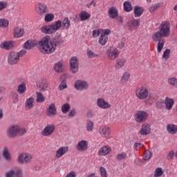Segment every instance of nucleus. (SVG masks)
<instances>
[{
  "label": "nucleus",
  "instance_id": "f257e3e1",
  "mask_svg": "<svg viewBox=\"0 0 177 177\" xmlns=\"http://www.w3.org/2000/svg\"><path fill=\"white\" fill-rule=\"evenodd\" d=\"M158 29V31L152 35V39L154 42H158V53H161V51L164 48V45H165V39L162 38L169 37L171 34V25L169 24V22L165 21L160 24Z\"/></svg>",
  "mask_w": 177,
  "mask_h": 177
},
{
  "label": "nucleus",
  "instance_id": "f03ea898",
  "mask_svg": "<svg viewBox=\"0 0 177 177\" xmlns=\"http://www.w3.org/2000/svg\"><path fill=\"white\" fill-rule=\"evenodd\" d=\"M64 44L62 34L57 35L52 39L50 36H46L41 39L40 44L44 46L43 52L46 55H50L56 50L57 46L60 47Z\"/></svg>",
  "mask_w": 177,
  "mask_h": 177
},
{
  "label": "nucleus",
  "instance_id": "7ed1b4c3",
  "mask_svg": "<svg viewBox=\"0 0 177 177\" xmlns=\"http://www.w3.org/2000/svg\"><path fill=\"white\" fill-rule=\"evenodd\" d=\"M71 26V21L67 17H66L62 22L60 20H58L50 25H46L41 28V31L44 34H55L58 30H60L62 27L64 30H68Z\"/></svg>",
  "mask_w": 177,
  "mask_h": 177
},
{
  "label": "nucleus",
  "instance_id": "20e7f679",
  "mask_svg": "<svg viewBox=\"0 0 177 177\" xmlns=\"http://www.w3.org/2000/svg\"><path fill=\"white\" fill-rule=\"evenodd\" d=\"M8 136L9 138H16L17 135L19 136H23L27 133V130L24 128H20L18 125H12L10 126L7 131Z\"/></svg>",
  "mask_w": 177,
  "mask_h": 177
},
{
  "label": "nucleus",
  "instance_id": "39448f33",
  "mask_svg": "<svg viewBox=\"0 0 177 177\" xmlns=\"http://www.w3.org/2000/svg\"><path fill=\"white\" fill-rule=\"evenodd\" d=\"M148 118L149 113L144 111H137L134 115L136 122H138L139 124L146 122Z\"/></svg>",
  "mask_w": 177,
  "mask_h": 177
},
{
  "label": "nucleus",
  "instance_id": "423d86ee",
  "mask_svg": "<svg viewBox=\"0 0 177 177\" xmlns=\"http://www.w3.org/2000/svg\"><path fill=\"white\" fill-rule=\"evenodd\" d=\"M136 95L140 100H145L147 99L149 96V90L143 86L138 88L136 91Z\"/></svg>",
  "mask_w": 177,
  "mask_h": 177
},
{
  "label": "nucleus",
  "instance_id": "0eeeda50",
  "mask_svg": "<svg viewBox=\"0 0 177 177\" xmlns=\"http://www.w3.org/2000/svg\"><path fill=\"white\" fill-rule=\"evenodd\" d=\"M32 160V156L30 153H21L19 155L17 162L19 164H30Z\"/></svg>",
  "mask_w": 177,
  "mask_h": 177
},
{
  "label": "nucleus",
  "instance_id": "6e6552de",
  "mask_svg": "<svg viewBox=\"0 0 177 177\" xmlns=\"http://www.w3.org/2000/svg\"><path fill=\"white\" fill-rule=\"evenodd\" d=\"M20 62V59L17 55V53L15 51L10 52L8 55V63L11 66H15V64H17Z\"/></svg>",
  "mask_w": 177,
  "mask_h": 177
},
{
  "label": "nucleus",
  "instance_id": "1a4fd4ad",
  "mask_svg": "<svg viewBox=\"0 0 177 177\" xmlns=\"http://www.w3.org/2000/svg\"><path fill=\"white\" fill-rule=\"evenodd\" d=\"M110 34H111V30H110V29L102 30V32L101 33V36L99 39V44H100L102 46H104V45L107 44V41L109 39L107 35H110Z\"/></svg>",
  "mask_w": 177,
  "mask_h": 177
},
{
  "label": "nucleus",
  "instance_id": "9d476101",
  "mask_svg": "<svg viewBox=\"0 0 177 177\" xmlns=\"http://www.w3.org/2000/svg\"><path fill=\"white\" fill-rule=\"evenodd\" d=\"M78 59L77 57H73L70 59V71L73 74H75V73H78Z\"/></svg>",
  "mask_w": 177,
  "mask_h": 177
},
{
  "label": "nucleus",
  "instance_id": "9b49d317",
  "mask_svg": "<svg viewBox=\"0 0 177 177\" xmlns=\"http://www.w3.org/2000/svg\"><path fill=\"white\" fill-rule=\"evenodd\" d=\"M36 12L39 15V16H44L49 12L48 6L44 3H39L37 6H36Z\"/></svg>",
  "mask_w": 177,
  "mask_h": 177
},
{
  "label": "nucleus",
  "instance_id": "f8f14e48",
  "mask_svg": "<svg viewBox=\"0 0 177 177\" xmlns=\"http://www.w3.org/2000/svg\"><path fill=\"white\" fill-rule=\"evenodd\" d=\"M140 26V19H139L131 20L127 23V28L129 31H135V30H138Z\"/></svg>",
  "mask_w": 177,
  "mask_h": 177
},
{
  "label": "nucleus",
  "instance_id": "ddd939ff",
  "mask_svg": "<svg viewBox=\"0 0 177 177\" xmlns=\"http://www.w3.org/2000/svg\"><path fill=\"white\" fill-rule=\"evenodd\" d=\"M74 86L77 91H86L89 86V84H88V82L85 81L79 80L75 82Z\"/></svg>",
  "mask_w": 177,
  "mask_h": 177
},
{
  "label": "nucleus",
  "instance_id": "4468645a",
  "mask_svg": "<svg viewBox=\"0 0 177 177\" xmlns=\"http://www.w3.org/2000/svg\"><path fill=\"white\" fill-rule=\"evenodd\" d=\"M118 55H120V53L115 48H110L106 51V55L111 60H115L118 57Z\"/></svg>",
  "mask_w": 177,
  "mask_h": 177
},
{
  "label": "nucleus",
  "instance_id": "2eb2a0df",
  "mask_svg": "<svg viewBox=\"0 0 177 177\" xmlns=\"http://www.w3.org/2000/svg\"><path fill=\"white\" fill-rule=\"evenodd\" d=\"M55 125L53 124H47L41 131L42 136H50L55 132Z\"/></svg>",
  "mask_w": 177,
  "mask_h": 177
},
{
  "label": "nucleus",
  "instance_id": "dca6fc26",
  "mask_svg": "<svg viewBox=\"0 0 177 177\" xmlns=\"http://www.w3.org/2000/svg\"><path fill=\"white\" fill-rule=\"evenodd\" d=\"M37 88L41 92H45L48 89V80L41 79L37 83Z\"/></svg>",
  "mask_w": 177,
  "mask_h": 177
},
{
  "label": "nucleus",
  "instance_id": "f3484780",
  "mask_svg": "<svg viewBox=\"0 0 177 177\" xmlns=\"http://www.w3.org/2000/svg\"><path fill=\"white\" fill-rule=\"evenodd\" d=\"M97 106H98L100 109H110V107H111V105H110V104L103 98H98L97 100Z\"/></svg>",
  "mask_w": 177,
  "mask_h": 177
},
{
  "label": "nucleus",
  "instance_id": "a211bd4d",
  "mask_svg": "<svg viewBox=\"0 0 177 177\" xmlns=\"http://www.w3.org/2000/svg\"><path fill=\"white\" fill-rule=\"evenodd\" d=\"M151 131V128H150V124L148 123H144L142 124L139 133L140 135L145 136L150 134Z\"/></svg>",
  "mask_w": 177,
  "mask_h": 177
},
{
  "label": "nucleus",
  "instance_id": "6ab92c4d",
  "mask_svg": "<svg viewBox=\"0 0 177 177\" xmlns=\"http://www.w3.org/2000/svg\"><path fill=\"white\" fill-rule=\"evenodd\" d=\"M108 15L110 19H115V17H118V10H117V8H115V6L109 8Z\"/></svg>",
  "mask_w": 177,
  "mask_h": 177
},
{
  "label": "nucleus",
  "instance_id": "aec40b11",
  "mask_svg": "<svg viewBox=\"0 0 177 177\" xmlns=\"http://www.w3.org/2000/svg\"><path fill=\"white\" fill-rule=\"evenodd\" d=\"M78 151H84L88 149V142L86 140H82L77 145Z\"/></svg>",
  "mask_w": 177,
  "mask_h": 177
},
{
  "label": "nucleus",
  "instance_id": "412c9836",
  "mask_svg": "<svg viewBox=\"0 0 177 177\" xmlns=\"http://www.w3.org/2000/svg\"><path fill=\"white\" fill-rule=\"evenodd\" d=\"M56 106L55 104H51L49 105L47 110V115L49 117H55V115H56Z\"/></svg>",
  "mask_w": 177,
  "mask_h": 177
},
{
  "label": "nucleus",
  "instance_id": "4be33fe9",
  "mask_svg": "<svg viewBox=\"0 0 177 177\" xmlns=\"http://www.w3.org/2000/svg\"><path fill=\"white\" fill-rule=\"evenodd\" d=\"M175 101L172 98L167 97L165 100V109L167 110H172Z\"/></svg>",
  "mask_w": 177,
  "mask_h": 177
},
{
  "label": "nucleus",
  "instance_id": "5701e85b",
  "mask_svg": "<svg viewBox=\"0 0 177 177\" xmlns=\"http://www.w3.org/2000/svg\"><path fill=\"white\" fill-rule=\"evenodd\" d=\"M99 133L103 137L109 136L111 133L110 128L106 126L101 127L99 129Z\"/></svg>",
  "mask_w": 177,
  "mask_h": 177
},
{
  "label": "nucleus",
  "instance_id": "b1692460",
  "mask_svg": "<svg viewBox=\"0 0 177 177\" xmlns=\"http://www.w3.org/2000/svg\"><path fill=\"white\" fill-rule=\"evenodd\" d=\"M134 17H140L143 15L145 12V8L143 7H140L139 6H136L134 7Z\"/></svg>",
  "mask_w": 177,
  "mask_h": 177
},
{
  "label": "nucleus",
  "instance_id": "393cba45",
  "mask_svg": "<svg viewBox=\"0 0 177 177\" xmlns=\"http://www.w3.org/2000/svg\"><path fill=\"white\" fill-rule=\"evenodd\" d=\"M13 44H15V42L12 41H3L0 45V48H1V49H6V50H9V49H12V48H13Z\"/></svg>",
  "mask_w": 177,
  "mask_h": 177
},
{
  "label": "nucleus",
  "instance_id": "a878e982",
  "mask_svg": "<svg viewBox=\"0 0 177 177\" xmlns=\"http://www.w3.org/2000/svg\"><path fill=\"white\" fill-rule=\"evenodd\" d=\"M66 151H68V147H62L59 148L56 153L55 157L56 158H60L62 156H64L66 154Z\"/></svg>",
  "mask_w": 177,
  "mask_h": 177
},
{
  "label": "nucleus",
  "instance_id": "bb28decb",
  "mask_svg": "<svg viewBox=\"0 0 177 177\" xmlns=\"http://www.w3.org/2000/svg\"><path fill=\"white\" fill-rule=\"evenodd\" d=\"M167 131L168 132V133H171V135H175V133H177V126L174 124H167Z\"/></svg>",
  "mask_w": 177,
  "mask_h": 177
},
{
  "label": "nucleus",
  "instance_id": "cd10ccee",
  "mask_svg": "<svg viewBox=\"0 0 177 177\" xmlns=\"http://www.w3.org/2000/svg\"><path fill=\"white\" fill-rule=\"evenodd\" d=\"M126 62L127 61L125 60V58L118 59L115 65V68H116V70H120V68H122V67L125 66Z\"/></svg>",
  "mask_w": 177,
  "mask_h": 177
},
{
  "label": "nucleus",
  "instance_id": "c85d7f7f",
  "mask_svg": "<svg viewBox=\"0 0 177 177\" xmlns=\"http://www.w3.org/2000/svg\"><path fill=\"white\" fill-rule=\"evenodd\" d=\"M24 35V29L20 27H17L14 30V35L15 38H20Z\"/></svg>",
  "mask_w": 177,
  "mask_h": 177
},
{
  "label": "nucleus",
  "instance_id": "c756f323",
  "mask_svg": "<svg viewBox=\"0 0 177 177\" xmlns=\"http://www.w3.org/2000/svg\"><path fill=\"white\" fill-rule=\"evenodd\" d=\"M30 42L32 44V46H37L39 45V48L41 50V53H44V55L46 54V53L44 52V46L41 45V42H42V39L40 41H37V40H30Z\"/></svg>",
  "mask_w": 177,
  "mask_h": 177
},
{
  "label": "nucleus",
  "instance_id": "7c9ffc66",
  "mask_svg": "<svg viewBox=\"0 0 177 177\" xmlns=\"http://www.w3.org/2000/svg\"><path fill=\"white\" fill-rule=\"evenodd\" d=\"M26 83L22 82L18 86L17 92L18 93H19V95H23V93L26 92Z\"/></svg>",
  "mask_w": 177,
  "mask_h": 177
},
{
  "label": "nucleus",
  "instance_id": "2f4dec72",
  "mask_svg": "<svg viewBox=\"0 0 177 177\" xmlns=\"http://www.w3.org/2000/svg\"><path fill=\"white\" fill-rule=\"evenodd\" d=\"M111 149L107 147H104L101 148L99 151H98V154L99 156H106V154H109V153H110Z\"/></svg>",
  "mask_w": 177,
  "mask_h": 177
},
{
  "label": "nucleus",
  "instance_id": "473e14b6",
  "mask_svg": "<svg viewBox=\"0 0 177 177\" xmlns=\"http://www.w3.org/2000/svg\"><path fill=\"white\" fill-rule=\"evenodd\" d=\"M91 17V15L86 11H82L80 13V20L81 21H85V20H88Z\"/></svg>",
  "mask_w": 177,
  "mask_h": 177
},
{
  "label": "nucleus",
  "instance_id": "72a5a7b5",
  "mask_svg": "<svg viewBox=\"0 0 177 177\" xmlns=\"http://www.w3.org/2000/svg\"><path fill=\"white\" fill-rule=\"evenodd\" d=\"M37 99L36 102L37 103H44L45 102V97H44V95H42V93L37 92Z\"/></svg>",
  "mask_w": 177,
  "mask_h": 177
},
{
  "label": "nucleus",
  "instance_id": "f704fd0d",
  "mask_svg": "<svg viewBox=\"0 0 177 177\" xmlns=\"http://www.w3.org/2000/svg\"><path fill=\"white\" fill-rule=\"evenodd\" d=\"M54 70L56 73H63V64L62 62H57L55 64Z\"/></svg>",
  "mask_w": 177,
  "mask_h": 177
},
{
  "label": "nucleus",
  "instance_id": "c9c22d12",
  "mask_svg": "<svg viewBox=\"0 0 177 177\" xmlns=\"http://www.w3.org/2000/svg\"><path fill=\"white\" fill-rule=\"evenodd\" d=\"M3 157L6 160V161H10L12 158L10 157V153H9V151L8 150V148H4L3 151Z\"/></svg>",
  "mask_w": 177,
  "mask_h": 177
},
{
  "label": "nucleus",
  "instance_id": "e433bc0d",
  "mask_svg": "<svg viewBox=\"0 0 177 177\" xmlns=\"http://www.w3.org/2000/svg\"><path fill=\"white\" fill-rule=\"evenodd\" d=\"M124 12H131L132 10V4L129 1H125L123 4Z\"/></svg>",
  "mask_w": 177,
  "mask_h": 177
},
{
  "label": "nucleus",
  "instance_id": "4c0bfd02",
  "mask_svg": "<svg viewBox=\"0 0 177 177\" xmlns=\"http://www.w3.org/2000/svg\"><path fill=\"white\" fill-rule=\"evenodd\" d=\"M26 106L28 107V109H32V107H34V98L33 97H29L28 99L26 100Z\"/></svg>",
  "mask_w": 177,
  "mask_h": 177
},
{
  "label": "nucleus",
  "instance_id": "58836bf2",
  "mask_svg": "<svg viewBox=\"0 0 177 177\" xmlns=\"http://www.w3.org/2000/svg\"><path fill=\"white\" fill-rule=\"evenodd\" d=\"M127 158H128V155L125 152L118 153L116 156V159L118 161H122V160H127Z\"/></svg>",
  "mask_w": 177,
  "mask_h": 177
},
{
  "label": "nucleus",
  "instance_id": "ea45409f",
  "mask_svg": "<svg viewBox=\"0 0 177 177\" xmlns=\"http://www.w3.org/2000/svg\"><path fill=\"white\" fill-rule=\"evenodd\" d=\"M86 129L88 132H92V131H93V122H92L91 120H88L86 121Z\"/></svg>",
  "mask_w": 177,
  "mask_h": 177
},
{
  "label": "nucleus",
  "instance_id": "a19ab883",
  "mask_svg": "<svg viewBox=\"0 0 177 177\" xmlns=\"http://www.w3.org/2000/svg\"><path fill=\"white\" fill-rule=\"evenodd\" d=\"M9 26V21L6 19H0V27L2 28H6Z\"/></svg>",
  "mask_w": 177,
  "mask_h": 177
},
{
  "label": "nucleus",
  "instance_id": "79ce46f5",
  "mask_svg": "<svg viewBox=\"0 0 177 177\" xmlns=\"http://www.w3.org/2000/svg\"><path fill=\"white\" fill-rule=\"evenodd\" d=\"M70 109H71L70 104L66 103L62 105L61 110L62 113H64V114H67V112L70 111Z\"/></svg>",
  "mask_w": 177,
  "mask_h": 177
},
{
  "label": "nucleus",
  "instance_id": "37998d69",
  "mask_svg": "<svg viewBox=\"0 0 177 177\" xmlns=\"http://www.w3.org/2000/svg\"><path fill=\"white\" fill-rule=\"evenodd\" d=\"M55 19V15L52 13L46 14L44 20L46 23H50Z\"/></svg>",
  "mask_w": 177,
  "mask_h": 177
},
{
  "label": "nucleus",
  "instance_id": "c03bdc74",
  "mask_svg": "<svg viewBox=\"0 0 177 177\" xmlns=\"http://www.w3.org/2000/svg\"><path fill=\"white\" fill-rule=\"evenodd\" d=\"M62 82L59 86V91H63L67 88V81L65 79H63V77H61Z\"/></svg>",
  "mask_w": 177,
  "mask_h": 177
},
{
  "label": "nucleus",
  "instance_id": "a18cd8bd",
  "mask_svg": "<svg viewBox=\"0 0 177 177\" xmlns=\"http://www.w3.org/2000/svg\"><path fill=\"white\" fill-rule=\"evenodd\" d=\"M152 156L153 153L150 151H147L144 153L143 160L145 161H147V160H150Z\"/></svg>",
  "mask_w": 177,
  "mask_h": 177
},
{
  "label": "nucleus",
  "instance_id": "49530a36",
  "mask_svg": "<svg viewBox=\"0 0 177 177\" xmlns=\"http://www.w3.org/2000/svg\"><path fill=\"white\" fill-rule=\"evenodd\" d=\"M165 100H159L156 102V106L157 109H164Z\"/></svg>",
  "mask_w": 177,
  "mask_h": 177
},
{
  "label": "nucleus",
  "instance_id": "de8ad7c7",
  "mask_svg": "<svg viewBox=\"0 0 177 177\" xmlns=\"http://www.w3.org/2000/svg\"><path fill=\"white\" fill-rule=\"evenodd\" d=\"M130 75H131V74H129V73H128V72L124 73L123 76L122 77L121 82H122V84L127 82V81H128V80H129Z\"/></svg>",
  "mask_w": 177,
  "mask_h": 177
},
{
  "label": "nucleus",
  "instance_id": "09e8293b",
  "mask_svg": "<svg viewBox=\"0 0 177 177\" xmlns=\"http://www.w3.org/2000/svg\"><path fill=\"white\" fill-rule=\"evenodd\" d=\"M169 55H171V50L167 48L163 53L162 58L165 59V60H168L169 59Z\"/></svg>",
  "mask_w": 177,
  "mask_h": 177
},
{
  "label": "nucleus",
  "instance_id": "8fccbe9b",
  "mask_svg": "<svg viewBox=\"0 0 177 177\" xmlns=\"http://www.w3.org/2000/svg\"><path fill=\"white\" fill-rule=\"evenodd\" d=\"M169 84L177 88V79L176 77H171L168 80Z\"/></svg>",
  "mask_w": 177,
  "mask_h": 177
},
{
  "label": "nucleus",
  "instance_id": "3c124183",
  "mask_svg": "<svg viewBox=\"0 0 177 177\" xmlns=\"http://www.w3.org/2000/svg\"><path fill=\"white\" fill-rule=\"evenodd\" d=\"M162 174H164V171H162V169L158 167L155 171L154 177H160L162 176Z\"/></svg>",
  "mask_w": 177,
  "mask_h": 177
},
{
  "label": "nucleus",
  "instance_id": "603ef678",
  "mask_svg": "<svg viewBox=\"0 0 177 177\" xmlns=\"http://www.w3.org/2000/svg\"><path fill=\"white\" fill-rule=\"evenodd\" d=\"M24 48L25 49H32L34 48L32 46V44L31 43V40H28L24 45Z\"/></svg>",
  "mask_w": 177,
  "mask_h": 177
},
{
  "label": "nucleus",
  "instance_id": "864d4df0",
  "mask_svg": "<svg viewBox=\"0 0 177 177\" xmlns=\"http://www.w3.org/2000/svg\"><path fill=\"white\" fill-rule=\"evenodd\" d=\"M100 173L101 177H107V171H106V168L103 167H100Z\"/></svg>",
  "mask_w": 177,
  "mask_h": 177
},
{
  "label": "nucleus",
  "instance_id": "5fc2aeb1",
  "mask_svg": "<svg viewBox=\"0 0 177 177\" xmlns=\"http://www.w3.org/2000/svg\"><path fill=\"white\" fill-rule=\"evenodd\" d=\"M159 8H160V3H156L155 6H152L149 8V12L151 13H153V12H156V10H157Z\"/></svg>",
  "mask_w": 177,
  "mask_h": 177
},
{
  "label": "nucleus",
  "instance_id": "6e6d98bb",
  "mask_svg": "<svg viewBox=\"0 0 177 177\" xmlns=\"http://www.w3.org/2000/svg\"><path fill=\"white\" fill-rule=\"evenodd\" d=\"M86 55L90 59L96 57V56H97V55H95L94 53L92 52V50H88L86 52Z\"/></svg>",
  "mask_w": 177,
  "mask_h": 177
},
{
  "label": "nucleus",
  "instance_id": "4d7b16f0",
  "mask_svg": "<svg viewBox=\"0 0 177 177\" xmlns=\"http://www.w3.org/2000/svg\"><path fill=\"white\" fill-rule=\"evenodd\" d=\"M6 8H8V3L5 1H0V12L1 10L6 9Z\"/></svg>",
  "mask_w": 177,
  "mask_h": 177
},
{
  "label": "nucleus",
  "instance_id": "13d9d810",
  "mask_svg": "<svg viewBox=\"0 0 177 177\" xmlns=\"http://www.w3.org/2000/svg\"><path fill=\"white\" fill-rule=\"evenodd\" d=\"M26 53H27V50H21L19 52L17 53V55L19 59H20V57H23V56H24V55H26Z\"/></svg>",
  "mask_w": 177,
  "mask_h": 177
},
{
  "label": "nucleus",
  "instance_id": "bf43d9fd",
  "mask_svg": "<svg viewBox=\"0 0 177 177\" xmlns=\"http://www.w3.org/2000/svg\"><path fill=\"white\" fill-rule=\"evenodd\" d=\"M100 35V30H93V38H97Z\"/></svg>",
  "mask_w": 177,
  "mask_h": 177
},
{
  "label": "nucleus",
  "instance_id": "052dcab7",
  "mask_svg": "<svg viewBox=\"0 0 177 177\" xmlns=\"http://www.w3.org/2000/svg\"><path fill=\"white\" fill-rule=\"evenodd\" d=\"M15 176V171L10 170L6 172V177H14Z\"/></svg>",
  "mask_w": 177,
  "mask_h": 177
},
{
  "label": "nucleus",
  "instance_id": "680f3d73",
  "mask_svg": "<svg viewBox=\"0 0 177 177\" xmlns=\"http://www.w3.org/2000/svg\"><path fill=\"white\" fill-rule=\"evenodd\" d=\"M15 176L23 177V171H21V170L20 169L17 170V171L15 172Z\"/></svg>",
  "mask_w": 177,
  "mask_h": 177
},
{
  "label": "nucleus",
  "instance_id": "e2e57ef3",
  "mask_svg": "<svg viewBox=\"0 0 177 177\" xmlns=\"http://www.w3.org/2000/svg\"><path fill=\"white\" fill-rule=\"evenodd\" d=\"M174 156H175V152L174 151H170V152L167 155V157L170 160H172V158H174Z\"/></svg>",
  "mask_w": 177,
  "mask_h": 177
},
{
  "label": "nucleus",
  "instance_id": "0e129e2a",
  "mask_svg": "<svg viewBox=\"0 0 177 177\" xmlns=\"http://www.w3.org/2000/svg\"><path fill=\"white\" fill-rule=\"evenodd\" d=\"M75 114H76L75 109H73V110L70 111L68 115V117H74V115H75Z\"/></svg>",
  "mask_w": 177,
  "mask_h": 177
},
{
  "label": "nucleus",
  "instance_id": "69168bd1",
  "mask_svg": "<svg viewBox=\"0 0 177 177\" xmlns=\"http://www.w3.org/2000/svg\"><path fill=\"white\" fill-rule=\"evenodd\" d=\"M138 147L140 148V147H143V145L140 144V143H138V142H136L134 144V149L136 150H138Z\"/></svg>",
  "mask_w": 177,
  "mask_h": 177
},
{
  "label": "nucleus",
  "instance_id": "338daca9",
  "mask_svg": "<svg viewBox=\"0 0 177 177\" xmlns=\"http://www.w3.org/2000/svg\"><path fill=\"white\" fill-rule=\"evenodd\" d=\"M14 97H15V99H14L13 103L16 104V103H17V102H19V95L16 94L14 96Z\"/></svg>",
  "mask_w": 177,
  "mask_h": 177
},
{
  "label": "nucleus",
  "instance_id": "774afa93",
  "mask_svg": "<svg viewBox=\"0 0 177 177\" xmlns=\"http://www.w3.org/2000/svg\"><path fill=\"white\" fill-rule=\"evenodd\" d=\"M77 18H78V16L77 15H75L74 17H71L70 19L73 20V21H75V20H77Z\"/></svg>",
  "mask_w": 177,
  "mask_h": 177
}]
</instances>
